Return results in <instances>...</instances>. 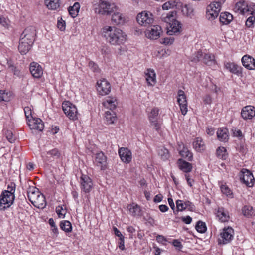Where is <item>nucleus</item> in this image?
<instances>
[{"mask_svg":"<svg viewBox=\"0 0 255 255\" xmlns=\"http://www.w3.org/2000/svg\"><path fill=\"white\" fill-rule=\"evenodd\" d=\"M102 34L108 42L114 45L124 43L126 39V35L123 31L115 27H104L102 29Z\"/></svg>","mask_w":255,"mask_h":255,"instance_id":"obj_1","label":"nucleus"},{"mask_svg":"<svg viewBox=\"0 0 255 255\" xmlns=\"http://www.w3.org/2000/svg\"><path fill=\"white\" fill-rule=\"evenodd\" d=\"M15 189L3 191L0 197V210L4 211L13 204L15 198Z\"/></svg>","mask_w":255,"mask_h":255,"instance_id":"obj_2","label":"nucleus"},{"mask_svg":"<svg viewBox=\"0 0 255 255\" xmlns=\"http://www.w3.org/2000/svg\"><path fill=\"white\" fill-rule=\"evenodd\" d=\"M117 8L114 3L100 0L98 7L95 8V12L102 15H110Z\"/></svg>","mask_w":255,"mask_h":255,"instance_id":"obj_3","label":"nucleus"},{"mask_svg":"<svg viewBox=\"0 0 255 255\" xmlns=\"http://www.w3.org/2000/svg\"><path fill=\"white\" fill-rule=\"evenodd\" d=\"M62 109L65 115L72 120L77 119L78 111L76 106L69 101L62 103Z\"/></svg>","mask_w":255,"mask_h":255,"instance_id":"obj_4","label":"nucleus"},{"mask_svg":"<svg viewBox=\"0 0 255 255\" xmlns=\"http://www.w3.org/2000/svg\"><path fill=\"white\" fill-rule=\"evenodd\" d=\"M136 20L140 25L146 26L153 23V15L150 12L144 11L138 14Z\"/></svg>","mask_w":255,"mask_h":255,"instance_id":"obj_5","label":"nucleus"},{"mask_svg":"<svg viewBox=\"0 0 255 255\" xmlns=\"http://www.w3.org/2000/svg\"><path fill=\"white\" fill-rule=\"evenodd\" d=\"M36 36V29L34 26L26 28L21 34L20 39L26 40L30 43H33Z\"/></svg>","mask_w":255,"mask_h":255,"instance_id":"obj_6","label":"nucleus"},{"mask_svg":"<svg viewBox=\"0 0 255 255\" xmlns=\"http://www.w3.org/2000/svg\"><path fill=\"white\" fill-rule=\"evenodd\" d=\"M233 229L231 227L225 228L220 233V238L218 239L219 244H226L229 243L233 237Z\"/></svg>","mask_w":255,"mask_h":255,"instance_id":"obj_7","label":"nucleus"},{"mask_svg":"<svg viewBox=\"0 0 255 255\" xmlns=\"http://www.w3.org/2000/svg\"><path fill=\"white\" fill-rule=\"evenodd\" d=\"M82 190L86 193H89L93 187L92 179L87 175L82 174L80 178Z\"/></svg>","mask_w":255,"mask_h":255,"instance_id":"obj_8","label":"nucleus"},{"mask_svg":"<svg viewBox=\"0 0 255 255\" xmlns=\"http://www.w3.org/2000/svg\"><path fill=\"white\" fill-rule=\"evenodd\" d=\"M61 156L60 151L57 148H54L46 152L41 154V157L45 162H51L59 158Z\"/></svg>","mask_w":255,"mask_h":255,"instance_id":"obj_9","label":"nucleus"},{"mask_svg":"<svg viewBox=\"0 0 255 255\" xmlns=\"http://www.w3.org/2000/svg\"><path fill=\"white\" fill-rule=\"evenodd\" d=\"M97 85V91L102 96L108 94L111 91L110 83L104 79L98 81Z\"/></svg>","mask_w":255,"mask_h":255,"instance_id":"obj_10","label":"nucleus"},{"mask_svg":"<svg viewBox=\"0 0 255 255\" xmlns=\"http://www.w3.org/2000/svg\"><path fill=\"white\" fill-rule=\"evenodd\" d=\"M94 164L101 170H105L107 168V157L101 151L95 155Z\"/></svg>","mask_w":255,"mask_h":255,"instance_id":"obj_11","label":"nucleus"},{"mask_svg":"<svg viewBox=\"0 0 255 255\" xmlns=\"http://www.w3.org/2000/svg\"><path fill=\"white\" fill-rule=\"evenodd\" d=\"M225 68L231 73L236 75L238 77L243 76V68L237 64L233 62L224 63Z\"/></svg>","mask_w":255,"mask_h":255,"instance_id":"obj_12","label":"nucleus"},{"mask_svg":"<svg viewBox=\"0 0 255 255\" xmlns=\"http://www.w3.org/2000/svg\"><path fill=\"white\" fill-rule=\"evenodd\" d=\"M29 70L32 75L36 78H40L43 75L42 67L37 63L32 62L30 63Z\"/></svg>","mask_w":255,"mask_h":255,"instance_id":"obj_13","label":"nucleus"},{"mask_svg":"<svg viewBox=\"0 0 255 255\" xmlns=\"http://www.w3.org/2000/svg\"><path fill=\"white\" fill-rule=\"evenodd\" d=\"M161 27L159 25L151 26L146 32V36L151 39H157L160 37Z\"/></svg>","mask_w":255,"mask_h":255,"instance_id":"obj_14","label":"nucleus"},{"mask_svg":"<svg viewBox=\"0 0 255 255\" xmlns=\"http://www.w3.org/2000/svg\"><path fill=\"white\" fill-rule=\"evenodd\" d=\"M241 115L245 119H251L255 115V108L251 105L246 106L242 109Z\"/></svg>","mask_w":255,"mask_h":255,"instance_id":"obj_15","label":"nucleus"},{"mask_svg":"<svg viewBox=\"0 0 255 255\" xmlns=\"http://www.w3.org/2000/svg\"><path fill=\"white\" fill-rule=\"evenodd\" d=\"M242 176L240 177V179L247 186L251 187L252 186V181L254 180L253 176L251 172L248 169H243L241 171Z\"/></svg>","mask_w":255,"mask_h":255,"instance_id":"obj_16","label":"nucleus"},{"mask_svg":"<svg viewBox=\"0 0 255 255\" xmlns=\"http://www.w3.org/2000/svg\"><path fill=\"white\" fill-rule=\"evenodd\" d=\"M178 150L179 151V153L181 156L189 161H192L193 154L192 152L182 142L178 143Z\"/></svg>","mask_w":255,"mask_h":255,"instance_id":"obj_17","label":"nucleus"},{"mask_svg":"<svg viewBox=\"0 0 255 255\" xmlns=\"http://www.w3.org/2000/svg\"><path fill=\"white\" fill-rule=\"evenodd\" d=\"M119 154L121 159L124 162L128 163L131 161V152L127 148H120L119 149Z\"/></svg>","mask_w":255,"mask_h":255,"instance_id":"obj_18","label":"nucleus"},{"mask_svg":"<svg viewBox=\"0 0 255 255\" xmlns=\"http://www.w3.org/2000/svg\"><path fill=\"white\" fill-rule=\"evenodd\" d=\"M243 65L249 70L255 69V59L249 55H244L241 59Z\"/></svg>","mask_w":255,"mask_h":255,"instance_id":"obj_19","label":"nucleus"},{"mask_svg":"<svg viewBox=\"0 0 255 255\" xmlns=\"http://www.w3.org/2000/svg\"><path fill=\"white\" fill-rule=\"evenodd\" d=\"M216 3H211L209 4L206 8V17L209 20H213L215 19L219 15V8H217V10L213 11V8L215 7Z\"/></svg>","mask_w":255,"mask_h":255,"instance_id":"obj_20","label":"nucleus"},{"mask_svg":"<svg viewBox=\"0 0 255 255\" xmlns=\"http://www.w3.org/2000/svg\"><path fill=\"white\" fill-rule=\"evenodd\" d=\"M159 110L158 108L154 107L149 114V121L151 124L154 126L156 130L159 128V124L157 122V117L159 114Z\"/></svg>","mask_w":255,"mask_h":255,"instance_id":"obj_21","label":"nucleus"},{"mask_svg":"<svg viewBox=\"0 0 255 255\" xmlns=\"http://www.w3.org/2000/svg\"><path fill=\"white\" fill-rule=\"evenodd\" d=\"M33 43H30L28 41L23 40H19V44L18 46V50L21 54H26L30 49Z\"/></svg>","mask_w":255,"mask_h":255,"instance_id":"obj_22","label":"nucleus"},{"mask_svg":"<svg viewBox=\"0 0 255 255\" xmlns=\"http://www.w3.org/2000/svg\"><path fill=\"white\" fill-rule=\"evenodd\" d=\"M177 164L179 168L184 172L187 173L192 171V164L184 160L182 158H180L177 160Z\"/></svg>","mask_w":255,"mask_h":255,"instance_id":"obj_23","label":"nucleus"},{"mask_svg":"<svg viewBox=\"0 0 255 255\" xmlns=\"http://www.w3.org/2000/svg\"><path fill=\"white\" fill-rule=\"evenodd\" d=\"M234 10L235 12H238L241 14H244L248 11H250L248 8L247 5L244 1H239L235 5Z\"/></svg>","mask_w":255,"mask_h":255,"instance_id":"obj_24","label":"nucleus"},{"mask_svg":"<svg viewBox=\"0 0 255 255\" xmlns=\"http://www.w3.org/2000/svg\"><path fill=\"white\" fill-rule=\"evenodd\" d=\"M29 126L31 129H36L39 131H42L44 129V124L40 119L37 118L30 121Z\"/></svg>","mask_w":255,"mask_h":255,"instance_id":"obj_25","label":"nucleus"},{"mask_svg":"<svg viewBox=\"0 0 255 255\" xmlns=\"http://www.w3.org/2000/svg\"><path fill=\"white\" fill-rule=\"evenodd\" d=\"M171 22V23H170L171 29L168 30L167 33L169 35H172L179 33L181 28V24L177 20H174Z\"/></svg>","mask_w":255,"mask_h":255,"instance_id":"obj_26","label":"nucleus"},{"mask_svg":"<svg viewBox=\"0 0 255 255\" xmlns=\"http://www.w3.org/2000/svg\"><path fill=\"white\" fill-rule=\"evenodd\" d=\"M40 193L38 189L35 187H29L27 190V196L29 200L31 203H33V201L35 200Z\"/></svg>","mask_w":255,"mask_h":255,"instance_id":"obj_27","label":"nucleus"},{"mask_svg":"<svg viewBox=\"0 0 255 255\" xmlns=\"http://www.w3.org/2000/svg\"><path fill=\"white\" fill-rule=\"evenodd\" d=\"M117 100L113 97H108V98L103 102V106L109 109L111 111L115 109L117 105Z\"/></svg>","mask_w":255,"mask_h":255,"instance_id":"obj_28","label":"nucleus"},{"mask_svg":"<svg viewBox=\"0 0 255 255\" xmlns=\"http://www.w3.org/2000/svg\"><path fill=\"white\" fill-rule=\"evenodd\" d=\"M218 139L222 142H226L229 139L228 130L226 128H220L217 131Z\"/></svg>","mask_w":255,"mask_h":255,"instance_id":"obj_29","label":"nucleus"},{"mask_svg":"<svg viewBox=\"0 0 255 255\" xmlns=\"http://www.w3.org/2000/svg\"><path fill=\"white\" fill-rule=\"evenodd\" d=\"M112 22L116 25L123 24L125 22V18L122 14L115 12L112 16Z\"/></svg>","mask_w":255,"mask_h":255,"instance_id":"obj_30","label":"nucleus"},{"mask_svg":"<svg viewBox=\"0 0 255 255\" xmlns=\"http://www.w3.org/2000/svg\"><path fill=\"white\" fill-rule=\"evenodd\" d=\"M105 119L107 124H114L117 121L116 113L113 111L105 112Z\"/></svg>","mask_w":255,"mask_h":255,"instance_id":"obj_31","label":"nucleus"},{"mask_svg":"<svg viewBox=\"0 0 255 255\" xmlns=\"http://www.w3.org/2000/svg\"><path fill=\"white\" fill-rule=\"evenodd\" d=\"M145 73L146 80L148 85H153L156 83V74L153 70L148 69Z\"/></svg>","mask_w":255,"mask_h":255,"instance_id":"obj_32","label":"nucleus"},{"mask_svg":"<svg viewBox=\"0 0 255 255\" xmlns=\"http://www.w3.org/2000/svg\"><path fill=\"white\" fill-rule=\"evenodd\" d=\"M32 204L38 208L44 207L46 205L45 196L43 194L40 193L39 196L36 197L35 200L33 201Z\"/></svg>","mask_w":255,"mask_h":255,"instance_id":"obj_33","label":"nucleus"},{"mask_svg":"<svg viewBox=\"0 0 255 255\" xmlns=\"http://www.w3.org/2000/svg\"><path fill=\"white\" fill-rule=\"evenodd\" d=\"M128 209L130 214L133 216L140 217L142 215L140 207L137 204L130 205L129 206Z\"/></svg>","mask_w":255,"mask_h":255,"instance_id":"obj_34","label":"nucleus"},{"mask_svg":"<svg viewBox=\"0 0 255 255\" xmlns=\"http://www.w3.org/2000/svg\"><path fill=\"white\" fill-rule=\"evenodd\" d=\"M219 19L220 22L223 24H228L232 21L233 16L229 12H222L220 15Z\"/></svg>","mask_w":255,"mask_h":255,"instance_id":"obj_35","label":"nucleus"},{"mask_svg":"<svg viewBox=\"0 0 255 255\" xmlns=\"http://www.w3.org/2000/svg\"><path fill=\"white\" fill-rule=\"evenodd\" d=\"M45 3L48 9L56 10L60 6V0H45Z\"/></svg>","mask_w":255,"mask_h":255,"instance_id":"obj_36","label":"nucleus"},{"mask_svg":"<svg viewBox=\"0 0 255 255\" xmlns=\"http://www.w3.org/2000/svg\"><path fill=\"white\" fill-rule=\"evenodd\" d=\"M80 5L79 2H75L72 6H69L68 9L69 14L72 18L76 17L79 12Z\"/></svg>","mask_w":255,"mask_h":255,"instance_id":"obj_37","label":"nucleus"},{"mask_svg":"<svg viewBox=\"0 0 255 255\" xmlns=\"http://www.w3.org/2000/svg\"><path fill=\"white\" fill-rule=\"evenodd\" d=\"M193 146L194 148L198 152L204 150L205 149L204 143L201 138L197 137L193 142Z\"/></svg>","mask_w":255,"mask_h":255,"instance_id":"obj_38","label":"nucleus"},{"mask_svg":"<svg viewBox=\"0 0 255 255\" xmlns=\"http://www.w3.org/2000/svg\"><path fill=\"white\" fill-rule=\"evenodd\" d=\"M243 215L247 217H250L255 215V211L253 208L250 205H245L242 208Z\"/></svg>","mask_w":255,"mask_h":255,"instance_id":"obj_39","label":"nucleus"},{"mask_svg":"<svg viewBox=\"0 0 255 255\" xmlns=\"http://www.w3.org/2000/svg\"><path fill=\"white\" fill-rule=\"evenodd\" d=\"M203 62L209 66L215 64V60L214 56L211 54H205L203 57Z\"/></svg>","mask_w":255,"mask_h":255,"instance_id":"obj_40","label":"nucleus"},{"mask_svg":"<svg viewBox=\"0 0 255 255\" xmlns=\"http://www.w3.org/2000/svg\"><path fill=\"white\" fill-rule=\"evenodd\" d=\"M182 11L184 14L188 16H192L193 15L194 9L191 5L186 4L183 5Z\"/></svg>","mask_w":255,"mask_h":255,"instance_id":"obj_41","label":"nucleus"},{"mask_svg":"<svg viewBox=\"0 0 255 255\" xmlns=\"http://www.w3.org/2000/svg\"><path fill=\"white\" fill-rule=\"evenodd\" d=\"M60 227L66 232H70L72 229L71 223L67 220L61 221L60 223Z\"/></svg>","mask_w":255,"mask_h":255,"instance_id":"obj_42","label":"nucleus"},{"mask_svg":"<svg viewBox=\"0 0 255 255\" xmlns=\"http://www.w3.org/2000/svg\"><path fill=\"white\" fill-rule=\"evenodd\" d=\"M196 230L200 233H204L207 231V227L205 222L199 220L195 226Z\"/></svg>","mask_w":255,"mask_h":255,"instance_id":"obj_43","label":"nucleus"},{"mask_svg":"<svg viewBox=\"0 0 255 255\" xmlns=\"http://www.w3.org/2000/svg\"><path fill=\"white\" fill-rule=\"evenodd\" d=\"M217 216L222 222H226L229 220V216L223 210V208H219L217 212Z\"/></svg>","mask_w":255,"mask_h":255,"instance_id":"obj_44","label":"nucleus"},{"mask_svg":"<svg viewBox=\"0 0 255 255\" xmlns=\"http://www.w3.org/2000/svg\"><path fill=\"white\" fill-rule=\"evenodd\" d=\"M176 210L175 211H174V214H177L179 211H183L186 209L185 206V202H183V200H177L176 201Z\"/></svg>","mask_w":255,"mask_h":255,"instance_id":"obj_45","label":"nucleus"},{"mask_svg":"<svg viewBox=\"0 0 255 255\" xmlns=\"http://www.w3.org/2000/svg\"><path fill=\"white\" fill-rule=\"evenodd\" d=\"M177 102L179 104L187 103L186 96L184 92L182 90H179L178 92Z\"/></svg>","mask_w":255,"mask_h":255,"instance_id":"obj_46","label":"nucleus"},{"mask_svg":"<svg viewBox=\"0 0 255 255\" xmlns=\"http://www.w3.org/2000/svg\"><path fill=\"white\" fill-rule=\"evenodd\" d=\"M226 149L223 147H220L217 149V156L220 159H225L227 157Z\"/></svg>","mask_w":255,"mask_h":255,"instance_id":"obj_47","label":"nucleus"},{"mask_svg":"<svg viewBox=\"0 0 255 255\" xmlns=\"http://www.w3.org/2000/svg\"><path fill=\"white\" fill-rule=\"evenodd\" d=\"M8 68L10 69L14 75H19V71L17 69L16 67L14 66L13 61L11 60H7L6 63Z\"/></svg>","mask_w":255,"mask_h":255,"instance_id":"obj_48","label":"nucleus"},{"mask_svg":"<svg viewBox=\"0 0 255 255\" xmlns=\"http://www.w3.org/2000/svg\"><path fill=\"white\" fill-rule=\"evenodd\" d=\"M158 154L163 160L167 159L169 157V151L165 148L159 149L158 150Z\"/></svg>","mask_w":255,"mask_h":255,"instance_id":"obj_49","label":"nucleus"},{"mask_svg":"<svg viewBox=\"0 0 255 255\" xmlns=\"http://www.w3.org/2000/svg\"><path fill=\"white\" fill-rule=\"evenodd\" d=\"M203 56L202 51H198L194 55L190 57V59L192 62L197 63L201 60Z\"/></svg>","mask_w":255,"mask_h":255,"instance_id":"obj_50","label":"nucleus"},{"mask_svg":"<svg viewBox=\"0 0 255 255\" xmlns=\"http://www.w3.org/2000/svg\"><path fill=\"white\" fill-rule=\"evenodd\" d=\"M10 100L8 93H6L4 90H0V102L2 101L7 102Z\"/></svg>","mask_w":255,"mask_h":255,"instance_id":"obj_51","label":"nucleus"},{"mask_svg":"<svg viewBox=\"0 0 255 255\" xmlns=\"http://www.w3.org/2000/svg\"><path fill=\"white\" fill-rule=\"evenodd\" d=\"M174 41V38L172 37L164 38L161 39L160 43L165 45H171Z\"/></svg>","mask_w":255,"mask_h":255,"instance_id":"obj_52","label":"nucleus"},{"mask_svg":"<svg viewBox=\"0 0 255 255\" xmlns=\"http://www.w3.org/2000/svg\"><path fill=\"white\" fill-rule=\"evenodd\" d=\"M175 2L173 1H169L168 2H165L163 5H162V8L163 10H168L171 8L175 6Z\"/></svg>","mask_w":255,"mask_h":255,"instance_id":"obj_53","label":"nucleus"},{"mask_svg":"<svg viewBox=\"0 0 255 255\" xmlns=\"http://www.w3.org/2000/svg\"><path fill=\"white\" fill-rule=\"evenodd\" d=\"M56 212L57 213L59 217L64 218L66 211L63 210L62 207L60 206L57 207L56 208Z\"/></svg>","mask_w":255,"mask_h":255,"instance_id":"obj_54","label":"nucleus"},{"mask_svg":"<svg viewBox=\"0 0 255 255\" xmlns=\"http://www.w3.org/2000/svg\"><path fill=\"white\" fill-rule=\"evenodd\" d=\"M220 188L222 192L227 196L230 195L232 194L231 191L226 185H222Z\"/></svg>","mask_w":255,"mask_h":255,"instance_id":"obj_55","label":"nucleus"},{"mask_svg":"<svg viewBox=\"0 0 255 255\" xmlns=\"http://www.w3.org/2000/svg\"><path fill=\"white\" fill-rule=\"evenodd\" d=\"M255 21V17L253 16H250L246 21V25L247 27H251Z\"/></svg>","mask_w":255,"mask_h":255,"instance_id":"obj_56","label":"nucleus"},{"mask_svg":"<svg viewBox=\"0 0 255 255\" xmlns=\"http://www.w3.org/2000/svg\"><path fill=\"white\" fill-rule=\"evenodd\" d=\"M5 135L7 140L10 142L13 143L15 141V138L13 136V133L11 131H7Z\"/></svg>","mask_w":255,"mask_h":255,"instance_id":"obj_57","label":"nucleus"},{"mask_svg":"<svg viewBox=\"0 0 255 255\" xmlns=\"http://www.w3.org/2000/svg\"><path fill=\"white\" fill-rule=\"evenodd\" d=\"M172 245L176 247V249L180 251L183 248L181 242L178 240L174 239L173 240Z\"/></svg>","mask_w":255,"mask_h":255,"instance_id":"obj_58","label":"nucleus"},{"mask_svg":"<svg viewBox=\"0 0 255 255\" xmlns=\"http://www.w3.org/2000/svg\"><path fill=\"white\" fill-rule=\"evenodd\" d=\"M185 209L188 208L189 211H193L195 210V206L190 201L187 200L185 201Z\"/></svg>","mask_w":255,"mask_h":255,"instance_id":"obj_59","label":"nucleus"},{"mask_svg":"<svg viewBox=\"0 0 255 255\" xmlns=\"http://www.w3.org/2000/svg\"><path fill=\"white\" fill-rule=\"evenodd\" d=\"M143 219L147 221L149 224L153 226L155 223V221L149 214H147L146 215L143 217Z\"/></svg>","mask_w":255,"mask_h":255,"instance_id":"obj_60","label":"nucleus"},{"mask_svg":"<svg viewBox=\"0 0 255 255\" xmlns=\"http://www.w3.org/2000/svg\"><path fill=\"white\" fill-rule=\"evenodd\" d=\"M182 115H185L187 112V103L179 104Z\"/></svg>","mask_w":255,"mask_h":255,"instance_id":"obj_61","label":"nucleus"},{"mask_svg":"<svg viewBox=\"0 0 255 255\" xmlns=\"http://www.w3.org/2000/svg\"><path fill=\"white\" fill-rule=\"evenodd\" d=\"M89 68L94 72H98L99 69L98 66L93 61H90L89 62Z\"/></svg>","mask_w":255,"mask_h":255,"instance_id":"obj_62","label":"nucleus"},{"mask_svg":"<svg viewBox=\"0 0 255 255\" xmlns=\"http://www.w3.org/2000/svg\"><path fill=\"white\" fill-rule=\"evenodd\" d=\"M181 220L185 224H190L192 221V218L190 216H186L185 217H181Z\"/></svg>","mask_w":255,"mask_h":255,"instance_id":"obj_63","label":"nucleus"},{"mask_svg":"<svg viewBox=\"0 0 255 255\" xmlns=\"http://www.w3.org/2000/svg\"><path fill=\"white\" fill-rule=\"evenodd\" d=\"M176 14V12L175 11H171L169 14H167L166 18L168 19L170 21H173L174 20H175L174 17Z\"/></svg>","mask_w":255,"mask_h":255,"instance_id":"obj_64","label":"nucleus"}]
</instances>
